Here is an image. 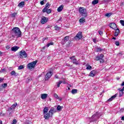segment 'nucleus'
<instances>
[{"label": "nucleus", "instance_id": "52", "mask_svg": "<svg viewBox=\"0 0 124 124\" xmlns=\"http://www.w3.org/2000/svg\"><path fill=\"white\" fill-rule=\"evenodd\" d=\"M55 78L56 79H59V76H58V75H56L55 76Z\"/></svg>", "mask_w": 124, "mask_h": 124}, {"label": "nucleus", "instance_id": "35", "mask_svg": "<svg viewBox=\"0 0 124 124\" xmlns=\"http://www.w3.org/2000/svg\"><path fill=\"white\" fill-rule=\"evenodd\" d=\"M111 15H112V13H107V14H105V16H106V17H110V16H111Z\"/></svg>", "mask_w": 124, "mask_h": 124}, {"label": "nucleus", "instance_id": "47", "mask_svg": "<svg viewBox=\"0 0 124 124\" xmlns=\"http://www.w3.org/2000/svg\"><path fill=\"white\" fill-rule=\"evenodd\" d=\"M102 2L103 3H105V2H108V0H103L102 1Z\"/></svg>", "mask_w": 124, "mask_h": 124}, {"label": "nucleus", "instance_id": "9", "mask_svg": "<svg viewBox=\"0 0 124 124\" xmlns=\"http://www.w3.org/2000/svg\"><path fill=\"white\" fill-rule=\"evenodd\" d=\"M52 75H53V73H52V72H47L45 76V80H49V79L51 78Z\"/></svg>", "mask_w": 124, "mask_h": 124}, {"label": "nucleus", "instance_id": "55", "mask_svg": "<svg viewBox=\"0 0 124 124\" xmlns=\"http://www.w3.org/2000/svg\"><path fill=\"white\" fill-rule=\"evenodd\" d=\"M119 56H123V53H122V52L119 53Z\"/></svg>", "mask_w": 124, "mask_h": 124}, {"label": "nucleus", "instance_id": "48", "mask_svg": "<svg viewBox=\"0 0 124 124\" xmlns=\"http://www.w3.org/2000/svg\"><path fill=\"white\" fill-rule=\"evenodd\" d=\"M98 33L100 35H102V34H103V32H102V31H99Z\"/></svg>", "mask_w": 124, "mask_h": 124}, {"label": "nucleus", "instance_id": "16", "mask_svg": "<svg viewBox=\"0 0 124 124\" xmlns=\"http://www.w3.org/2000/svg\"><path fill=\"white\" fill-rule=\"evenodd\" d=\"M19 48L20 47H18L17 46H14V47H12L11 48V50L13 52H16V51H17L19 49Z\"/></svg>", "mask_w": 124, "mask_h": 124}, {"label": "nucleus", "instance_id": "5", "mask_svg": "<svg viewBox=\"0 0 124 124\" xmlns=\"http://www.w3.org/2000/svg\"><path fill=\"white\" fill-rule=\"evenodd\" d=\"M28 57V54L25 51V50H21L19 52V57L20 59L26 58Z\"/></svg>", "mask_w": 124, "mask_h": 124}, {"label": "nucleus", "instance_id": "20", "mask_svg": "<svg viewBox=\"0 0 124 124\" xmlns=\"http://www.w3.org/2000/svg\"><path fill=\"white\" fill-rule=\"evenodd\" d=\"M85 17H81L80 19H79V23H81V24H84V23H85Z\"/></svg>", "mask_w": 124, "mask_h": 124}, {"label": "nucleus", "instance_id": "63", "mask_svg": "<svg viewBox=\"0 0 124 124\" xmlns=\"http://www.w3.org/2000/svg\"><path fill=\"white\" fill-rule=\"evenodd\" d=\"M46 29H50V26H48L46 28Z\"/></svg>", "mask_w": 124, "mask_h": 124}, {"label": "nucleus", "instance_id": "49", "mask_svg": "<svg viewBox=\"0 0 124 124\" xmlns=\"http://www.w3.org/2000/svg\"><path fill=\"white\" fill-rule=\"evenodd\" d=\"M40 3L41 5H43L44 4V1H41Z\"/></svg>", "mask_w": 124, "mask_h": 124}, {"label": "nucleus", "instance_id": "57", "mask_svg": "<svg viewBox=\"0 0 124 124\" xmlns=\"http://www.w3.org/2000/svg\"><path fill=\"white\" fill-rule=\"evenodd\" d=\"M46 39H47V38H43V41H45V40H46Z\"/></svg>", "mask_w": 124, "mask_h": 124}, {"label": "nucleus", "instance_id": "19", "mask_svg": "<svg viewBox=\"0 0 124 124\" xmlns=\"http://www.w3.org/2000/svg\"><path fill=\"white\" fill-rule=\"evenodd\" d=\"M51 45H54V42H50L48 43L46 46L43 47V49H45L46 47H49V46H51Z\"/></svg>", "mask_w": 124, "mask_h": 124}, {"label": "nucleus", "instance_id": "51", "mask_svg": "<svg viewBox=\"0 0 124 124\" xmlns=\"http://www.w3.org/2000/svg\"><path fill=\"white\" fill-rule=\"evenodd\" d=\"M4 71H5V69H2L1 70V73H2V72H4Z\"/></svg>", "mask_w": 124, "mask_h": 124}, {"label": "nucleus", "instance_id": "43", "mask_svg": "<svg viewBox=\"0 0 124 124\" xmlns=\"http://www.w3.org/2000/svg\"><path fill=\"white\" fill-rule=\"evenodd\" d=\"M55 29L57 31V30H60V29H61V28L59 27V26H58V25H56L55 26Z\"/></svg>", "mask_w": 124, "mask_h": 124}, {"label": "nucleus", "instance_id": "18", "mask_svg": "<svg viewBox=\"0 0 124 124\" xmlns=\"http://www.w3.org/2000/svg\"><path fill=\"white\" fill-rule=\"evenodd\" d=\"M62 9H63V5H62L60 6H59L57 9V11L58 12H61L62 11Z\"/></svg>", "mask_w": 124, "mask_h": 124}, {"label": "nucleus", "instance_id": "54", "mask_svg": "<svg viewBox=\"0 0 124 124\" xmlns=\"http://www.w3.org/2000/svg\"><path fill=\"white\" fill-rule=\"evenodd\" d=\"M121 87H123L124 86V81L122 82V83L121 84Z\"/></svg>", "mask_w": 124, "mask_h": 124}, {"label": "nucleus", "instance_id": "3", "mask_svg": "<svg viewBox=\"0 0 124 124\" xmlns=\"http://www.w3.org/2000/svg\"><path fill=\"white\" fill-rule=\"evenodd\" d=\"M53 112H54V108H51L48 113L44 114V118L46 120H48L50 117L53 116Z\"/></svg>", "mask_w": 124, "mask_h": 124}, {"label": "nucleus", "instance_id": "4", "mask_svg": "<svg viewBox=\"0 0 124 124\" xmlns=\"http://www.w3.org/2000/svg\"><path fill=\"white\" fill-rule=\"evenodd\" d=\"M36 63H37V60H36L35 61H33L29 63L27 65V67L28 69H30V70H31V69H32V68H34V67H35V65H36Z\"/></svg>", "mask_w": 124, "mask_h": 124}, {"label": "nucleus", "instance_id": "27", "mask_svg": "<svg viewBox=\"0 0 124 124\" xmlns=\"http://www.w3.org/2000/svg\"><path fill=\"white\" fill-rule=\"evenodd\" d=\"M78 90L77 89H73L71 91V93L72 94H75V93H77Z\"/></svg>", "mask_w": 124, "mask_h": 124}, {"label": "nucleus", "instance_id": "31", "mask_svg": "<svg viewBox=\"0 0 124 124\" xmlns=\"http://www.w3.org/2000/svg\"><path fill=\"white\" fill-rule=\"evenodd\" d=\"M66 42H67L68 40H69V36H65L64 39H63Z\"/></svg>", "mask_w": 124, "mask_h": 124}, {"label": "nucleus", "instance_id": "38", "mask_svg": "<svg viewBox=\"0 0 124 124\" xmlns=\"http://www.w3.org/2000/svg\"><path fill=\"white\" fill-rule=\"evenodd\" d=\"M65 43H66V42H65L63 39H62L61 41V44H62V45H64V44H65Z\"/></svg>", "mask_w": 124, "mask_h": 124}, {"label": "nucleus", "instance_id": "21", "mask_svg": "<svg viewBox=\"0 0 124 124\" xmlns=\"http://www.w3.org/2000/svg\"><path fill=\"white\" fill-rule=\"evenodd\" d=\"M49 110V108H48V107H45L44 108V115H45V114L48 113V111Z\"/></svg>", "mask_w": 124, "mask_h": 124}, {"label": "nucleus", "instance_id": "61", "mask_svg": "<svg viewBox=\"0 0 124 124\" xmlns=\"http://www.w3.org/2000/svg\"><path fill=\"white\" fill-rule=\"evenodd\" d=\"M62 20V18H60L58 20V22H60V21H61Z\"/></svg>", "mask_w": 124, "mask_h": 124}, {"label": "nucleus", "instance_id": "64", "mask_svg": "<svg viewBox=\"0 0 124 124\" xmlns=\"http://www.w3.org/2000/svg\"><path fill=\"white\" fill-rule=\"evenodd\" d=\"M112 39H114V40H116V37H113L112 38Z\"/></svg>", "mask_w": 124, "mask_h": 124}, {"label": "nucleus", "instance_id": "15", "mask_svg": "<svg viewBox=\"0 0 124 124\" xmlns=\"http://www.w3.org/2000/svg\"><path fill=\"white\" fill-rule=\"evenodd\" d=\"M114 31H115V32L114 33V36H118L120 33V30L119 29L116 28V29H114Z\"/></svg>", "mask_w": 124, "mask_h": 124}, {"label": "nucleus", "instance_id": "60", "mask_svg": "<svg viewBox=\"0 0 124 124\" xmlns=\"http://www.w3.org/2000/svg\"><path fill=\"white\" fill-rule=\"evenodd\" d=\"M6 49H7V50H8L9 49L10 47H9V46H7L6 47Z\"/></svg>", "mask_w": 124, "mask_h": 124}, {"label": "nucleus", "instance_id": "37", "mask_svg": "<svg viewBox=\"0 0 124 124\" xmlns=\"http://www.w3.org/2000/svg\"><path fill=\"white\" fill-rule=\"evenodd\" d=\"M16 15H17V13H14L11 14V16L13 18L16 17Z\"/></svg>", "mask_w": 124, "mask_h": 124}, {"label": "nucleus", "instance_id": "24", "mask_svg": "<svg viewBox=\"0 0 124 124\" xmlns=\"http://www.w3.org/2000/svg\"><path fill=\"white\" fill-rule=\"evenodd\" d=\"M62 83H63L64 84V82H63L62 81H61V80L56 83L58 88H60V86H61V84H62Z\"/></svg>", "mask_w": 124, "mask_h": 124}, {"label": "nucleus", "instance_id": "13", "mask_svg": "<svg viewBox=\"0 0 124 124\" xmlns=\"http://www.w3.org/2000/svg\"><path fill=\"white\" fill-rule=\"evenodd\" d=\"M117 95H118L117 93H116L115 95H113L109 99H108V102H111V101H112L113 100V99H114V98H116V97H117Z\"/></svg>", "mask_w": 124, "mask_h": 124}, {"label": "nucleus", "instance_id": "17", "mask_svg": "<svg viewBox=\"0 0 124 124\" xmlns=\"http://www.w3.org/2000/svg\"><path fill=\"white\" fill-rule=\"evenodd\" d=\"M47 96H48V94L44 93L41 94V97L42 99H46V98H47Z\"/></svg>", "mask_w": 124, "mask_h": 124}, {"label": "nucleus", "instance_id": "11", "mask_svg": "<svg viewBox=\"0 0 124 124\" xmlns=\"http://www.w3.org/2000/svg\"><path fill=\"white\" fill-rule=\"evenodd\" d=\"M109 26L111 29H113V30H116L117 29V25L115 23H111L109 24Z\"/></svg>", "mask_w": 124, "mask_h": 124}, {"label": "nucleus", "instance_id": "26", "mask_svg": "<svg viewBox=\"0 0 124 124\" xmlns=\"http://www.w3.org/2000/svg\"><path fill=\"white\" fill-rule=\"evenodd\" d=\"M24 5H25V2L22 1L18 4V6L21 7L22 6H24Z\"/></svg>", "mask_w": 124, "mask_h": 124}, {"label": "nucleus", "instance_id": "42", "mask_svg": "<svg viewBox=\"0 0 124 124\" xmlns=\"http://www.w3.org/2000/svg\"><path fill=\"white\" fill-rule=\"evenodd\" d=\"M54 97H55V98H57V99H59V96L58 95V94H57V93H55L54 94Z\"/></svg>", "mask_w": 124, "mask_h": 124}, {"label": "nucleus", "instance_id": "39", "mask_svg": "<svg viewBox=\"0 0 124 124\" xmlns=\"http://www.w3.org/2000/svg\"><path fill=\"white\" fill-rule=\"evenodd\" d=\"M17 124V120L14 119L13 120V122H12V124Z\"/></svg>", "mask_w": 124, "mask_h": 124}, {"label": "nucleus", "instance_id": "1", "mask_svg": "<svg viewBox=\"0 0 124 124\" xmlns=\"http://www.w3.org/2000/svg\"><path fill=\"white\" fill-rule=\"evenodd\" d=\"M12 36L15 38L16 37H21L22 36V32L20 30V28L18 27L14 28L11 31Z\"/></svg>", "mask_w": 124, "mask_h": 124}, {"label": "nucleus", "instance_id": "44", "mask_svg": "<svg viewBox=\"0 0 124 124\" xmlns=\"http://www.w3.org/2000/svg\"><path fill=\"white\" fill-rule=\"evenodd\" d=\"M115 45H116V46H120V42L116 41L115 42Z\"/></svg>", "mask_w": 124, "mask_h": 124}, {"label": "nucleus", "instance_id": "8", "mask_svg": "<svg viewBox=\"0 0 124 124\" xmlns=\"http://www.w3.org/2000/svg\"><path fill=\"white\" fill-rule=\"evenodd\" d=\"M70 60H71V61L74 64H76V65H78L80 64V63H79V62H78V61H77V60L76 59V58H75V56H72V57H70Z\"/></svg>", "mask_w": 124, "mask_h": 124}, {"label": "nucleus", "instance_id": "25", "mask_svg": "<svg viewBox=\"0 0 124 124\" xmlns=\"http://www.w3.org/2000/svg\"><path fill=\"white\" fill-rule=\"evenodd\" d=\"M86 69L87 70H91V69H92V66L88 65V64H87L86 65Z\"/></svg>", "mask_w": 124, "mask_h": 124}, {"label": "nucleus", "instance_id": "58", "mask_svg": "<svg viewBox=\"0 0 124 124\" xmlns=\"http://www.w3.org/2000/svg\"><path fill=\"white\" fill-rule=\"evenodd\" d=\"M121 120H122V121H124V116L122 117Z\"/></svg>", "mask_w": 124, "mask_h": 124}, {"label": "nucleus", "instance_id": "53", "mask_svg": "<svg viewBox=\"0 0 124 124\" xmlns=\"http://www.w3.org/2000/svg\"><path fill=\"white\" fill-rule=\"evenodd\" d=\"M5 114H4V113L1 112V113H0V116L1 115L2 116H5Z\"/></svg>", "mask_w": 124, "mask_h": 124}, {"label": "nucleus", "instance_id": "62", "mask_svg": "<svg viewBox=\"0 0 124 124\" xmlns=\"http://www.w3.org/2000/svg\"><path fill=\"white\" fill-rule=\"evenodd\" d=\"M1 55H2V52L0 51V57L1 56Z\"/></svg>", "mask_w": 124, "mask_h": 124}, {"label": "nucleus", "instance_id": "12", "mask_svg": "<svg viewBox=\"0 0 124 124\" xmlns=\"http://www.w3.org/2000/svg\"><path fill=\"white\" fill-rule=\"evenodd\" d=\"M95 74H96V71L93 70L90 72L89 76H91V77H94Z\"/></svg>", "mask_w": 124, "mask_h": 124}, {"label": "nucleus", "instance_id": "32", "mask_svg": "<svg viewBox=\"0 0 124 124\" xmlns=\"http://www.w3.org/2000/svg\"><path fill=\"white\" fill-rule=\"evenodd\" d=\"M63 107L61 106H58L57 108V111H62V109Z\"/></svg>", "mask_w": 124, "mask_h": 124}, {"label": "nucleus", "instance_id": "45", "mask_svg": "<svg viewBox=\"0 0 124 124\" xmlns=\"http://www.w3.org/2000/svg\"><path fill=\"white\" fill-rule=\"evenodd\" d=\"M31 78H27V83H29V82H31Z\"/></svg>", "mask_w": 124, "mask_h": 124}, {"label": "nucleus", "instance_id": "56", "mask_svg": "<svg viewBox=\"0 0 124 124\" xmlns=\"http://www.w3.org/2000/svg\"><path fill=\"white\" fill-rule=\"evenodd\" d=\"M2 81H3V79L0 78V83H1V82H2Z\"/></svg>", "mask_w": 124, "mask_h": 124}, {"label": "nucleus", "instance_id": "50", "mask_svg": "<svg viewBox=\"0 0 124 124\" xmlns=\"http://www.w3.org/2000/svg\"><path fill=\"white\" fill-rule=\"evenodd\" d=\"M118 91H124V86L123 87V88L122 89H121V88L118 89Z\"/></svg>", "mask_w": 124, "mask_h": 124}, {"label": "nucleus", "instance_id": "28", "mask_svg": "<svg viewBox=\"0 0 124 124\" xmlns=\"http://www.w3.org/2000/svg\"><path fill=\"white\" fill-rule=\"evenodd\" d=\"M98 3V0H94L92 1V4L93 5H95V4H97Z\"/></svg>", "mask_w": 124, "mask_h": 124}, {"label": "nucleus", "instance_id": "40", "mask_svg": "<svg viewBox=\"0 0 124 124\" xmlns=\"http://www.w3.org/2000/svg\"><path fill=\"white\" fill-rule=\"evenodd\" d=\"M2 88H6L7 87V83H4L2 84Z\"/></svg>", "mask_w": 124, "mask_h": 124}, {"label": "nucleus", "instance_id": "34", "mask_svg": "<svg viewBox=\"0 0 124 124\" xmlns=\"http://www.w3.org/2000/svg\"><path fill=\"white\" fill-rule=\"evenodd\" d=\"M24 68H25V66H24L23 65H21L18 66V70H20V69H24Z\"/></svg>", "mask_w": 124, "mask_h": 124}, {"label": "nucleus", "instance_id": "10", "mask_svg": "<svg viewBox=\"0 0 124 124\" xmlns=\"http://www.w3.org/2000/svg\"><path fill=\"white\" fill-rule=\"evenodd\" d=\"M51 6V4H49V2H47L46 4V6L45 8L43 9V13H45V12L46 11V9H48V8H49V7Z\"/></svg>", "mask_w": 124, "mask_h": 124}, {"label": "nucleus", "instance_id": "14", "mask_svg": "<svg viewBox=\"0 0 124 124\" xmlns=\"http://www.w3.org/2000/svg\"><path fill=\"white\" fill-rule=\"evenodd\" d=\"M47 21L48 19H46V17L44 16L43 18L41 19V23L42 24H45L46 23H47Z\"/></svg>", "mask_w": 124, "mask_h": 124}, {"label": "nucleus", "instance_id": "36", "mask_svg": "<svg viewBox=\"0 0 124 124\" xmlns=\"http://www.w3.org/2000/svg\"><path fill=\"white\" fill-rule=\"evenodd\" d=\"M17 103H15L14 104H13V105L11 106V107H12V108H13L14 109V108H16V106H17Z\"/></svg>", "mask_w": 124, "mask_h": 124}, {"label": "nucleus", "instance_id": "30", "mask_svg": "<svg viewBox=\"0 0 124 124\" xmlns=\"http://www.w3.org/2000/svg\"><path fill=\"white\" fill-rule=\"evenodd\" d=\"M11 75L14 76H17L18 74H17L16 72H15L14 71H13L11 73Z\"/></svg>", "mask_w": 124, "mask_h": 124}, {"label": "nucleus", "instance_id": "6", "mask_svg": "<svg viewBox=\"0 0 124 124\" xmlns=\"http://www.w3.org/2000/svg\"><path fill=\"white\" fill-rule=\"evenodd\" d=\"M74 38L76 40H80V39L83 38V33L81 31L78 32Z\"/></svg>", "mask_w": 124, "mask_h": 124}, {"label": "nucleus", "instance_id": "7", "mask_svg": "<svg viewBox=\"0 0 124 124\" xmlns=\"http://www.w3.org/2000/svg\"><path fill=\"white\" fill-rule=\"evenodd\" d=\"M103 58H104V55L102 54H100V56H97L95 58V61H100V62H103L104 61L103 60Z\"/></svg>", "mask_w": 124, "mask_h": 124}, {"label": "nucleus", "instance_id": "22", "mask_svg": "<svg viewBox=\"0 0 124 124\" xmlns=\"http://www.w3.org/2000/svg\"><path fill=\"white\" fill-rule=\"evenodd\" d=\"M96 52H101V51H104V49H102L101 47L97 46L96 47Z\"/></svg>", "mask_w": 124, "mask_h": 124}, {"label": "nucleus", "instance_id": "46", "mask_svg": "<svg viewBox=\"0 0 124 124\" xmlns=\"http://www.w3.org/2000/svg\"><path fill=\"white\" fill-rule=\"evenodd\" d=\"M13 108H12V107H11L10 108H8V111H9V112H10V111H11V110H13Z\"/></svg>", "mask_w": 124, "mask_h": 124}, {"label": "nucleus", "instance_id": "2", "mask_svg": "<svg viewBox=\"0 0 124 124\" xmlns=\"http://www.w3.org/2000/svg\"><path fill=\"white\" fill-rule=\"evenodd\" d=\"M79 12L80 15L82 16V17H87V16H88V13H87V10L84 7H79Z\"/></svg>", "mask_w": 124, "mask_h": 124}, {"label": "nucleus", "instance_id": "33", "mask_svg": "<svg viewBox=\"0 0 124 124\" xmlns=\"http://www.w3.org/2000/svg\"><path fill=\"white\" fill-rule=\"evenodd\" d=\"M119 96L121 97V96H123L124 94V91L122 90H119Z\"/></svg>", "mask_w": 124, "mask_h": 124}, {"label": "nucleus", "instance_id": "41", "mask_svg": "<svg viewBox=\"0 0 124 124\" xmlns=\"http://www.w3.org/2000/svg\"><path fill=\"white\" fill-rule=\"evenodd\" d=\"M120 23L121 24L122 26L124 27V21L123 20H121L120 21Z\"/></svg>", "mask_w": 124, "mask_h": 124}, {"label": "nucleus", "instance_id": "29", "mask_svg": "<svg viewBox=\"0 0 124 124\" xmlns=\"http://www.w3.org/2000/svg\"><path fill=\"white\" fill-rule=\"evenodd\" d=\"M45 12H46V13H47V14H50V13H51V12H52V10H51V9H46Z\"/></svg>", "mask_w": 124, "mask_h": 124}, {"label": "nucleus", "instance_id": "59", "mask_svg": "<svg viewBox=\"0 0 124 124\" xmlns=\"http://www.w3.org/2000/svg\"><path fill=\"white\" fill-rule=\"evenodd\" d=\"M93 42H94V43H95V42H96V41L95 40V39H93Z\"/></svg>", "mask_w": 124, "mask_h": 124}, {"label": "nucleus", "instance_id": "23", "mask_svg": "<svg viewBox=\"0 0 124 124\" xmlns=\"http://www.w3.org/2000/svg\"><path fill=\"white\" fill-rule=\"evenodd\" d=\"M71 46H72V43L71 42V41H69L66 44V46L71 47Z\"/></svg>", "mask_w": 124, "mask_h": 124}]
</instances>
